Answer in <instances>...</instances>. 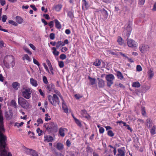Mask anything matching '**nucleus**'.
<instances>
[{"label": "nucleus", "mask_w": 156, "mask_h": 156, "mask_svg": "<svg viewBox=\"0 0 156 156\" xmlns=\"http://www.w3.org/2000/svg\"><path fill=\"white\" fill-rule=\"evenodd\" d=\"M16 21L19 23H21L23 22V19L20 16H17L16 17Z\"/></svg>", "instance_id": "b1692460"}, {"label": "nucleus", "mask_w": 156, "mask_h": 156, "mask_svg": "<svg viewBox=\"0 0 156 156\" xmlns=\"http://www.w3.org/2000/svg\"><path fill=\"white\" fill-rule=\"evenodd\" d=\"M29 46L33 50H36V47L33 44H30Z\"/></svg>", "instance_id": "0e129e2a"}, {"label": "nucleus", "mask_w": 156, "mask_h": 156, "mask_svg": "<svg viewBox=\"0 0 156 156\" xmlns=\"http://www.w3.org/2000/svg\"><path fill=\"white\" fill-rule=\"evenodd\" d=\"M44 126L46 128V130L48 132L55 133L58 131L57 125L53 122H51L48 124L47 126L44 125Z\"/></svg>", "instance_id": "7ed1b4c3"}, {"label": "nucleus", "mask_w": 156, "mask_h": 156, "mask_svg": "<svg viewBox=\"0 0 156 156\" xmlns=\"http://www.w3.org/2000/svg\"><path fill=\"white\" fill-rule=\"evenodd\" d=\"M37 132L38 133L39 136H41L42 134V130H41L39 128H38L37 129Z\"/></svg>", "instance_id": "ea45409f"}, {"label": "nucleus", "mask_w": 156, "mask_h": 156, "mask_svg": "<svg viewBox=\"0 0 156 156\" xmlns=\"http://www.w3.org/2000/svg\"><path fill=\"white\" fill-rule=\"evenodd\" d=\"M56 147L58 150H61L63 149L64 146L62 143H58L57 144Z\"/></svg>", "instance_id": "6ab92c4d"}, {"label": "nucleus", "mask_w": 156, "mask_h": 156, "mask_svg": "<svg viewBox=\"0 0 156 156\" xmlns=\"http://www.w3.org/2000/svg\"><path fill=\"white\" fill-rule=\"evenodd\" d=\"M152 125L153 122H152V120H151V119H147L146 120L145 123V125L148 128H150L151 126H152Z\"/></svg>", "instance_id": "ddd939ff"}, {"label": "nucleus", "mask_w": 156, "mask_h": 156, "mask_svg": "<svg viewBox=\"0 0 156 156\" xmlns=\"http://www.w3.org/2000/svg\"><path fill=\"white\" fill-rule=\"evenodd\" d=\"M32 150H30V149L27 148L25 149V151L27 154L30 155V154L31 153Z\"/></svg>", "instance_id": "09e8293b"}, {"label": "nucleus", "mask_w": 156, "mask_h": 156, "mask_svg": "<svg viewBox=\"0 0 156 156\" xmlns=\"http://www.w3.org/2000/svg\"><path fill=\"white\" fill-rule=\"evenodd\" d=\"M52 50H53L52 53L54 55L57 56L59 55V52L57 51L56 48H52Z\"/></svg>", "instance_id": "412c9836"}, {"label": "nucleus", "mask_w": 156, "mask_h": 156, "mask_svg": "<svg viewBox=\"0 0 156 156\" xmlns=\"http://www.w3.org/2000/svg\"><path fill=\"white\" fill-rule=\"evenodd\" d=\"M117 41L119 43V44L120 45H122L124 44V41L120 37H118Z\"/></svg>", "instance_id": "aec40b11"}, {"label": "nucleus", "mask_w": 156, "mask_h": 156, "mask_svg": "<svg viewBox=\"0 0 156 156\" xmlns=\"http://www.w3.org/2000/svg\"><path fill=\"white\" fill-rule=\"evenodd\" d=\"M154 73L153 72V71L150 69L148 72V76L149 78L150 79L151 78L154 76Z\"/></svg>", "instance_id": "72a5a7b5"}, {"label": "nucleus", "mask_w": 156, "mask_h": 156, "mask_svg": "<svg viewBox=\"0 0 156 156\" xmlns=\"http://www.w3.org/2000/svg\"><path fill=\"white\" fill-rule=\"evenodd\" d=\"M105 130L103 128L100 127L99 129V132L101 133H103L104 132Z\"/></svg>", "instance_id": "e2e57ef3"}, {"label": "nucleus", "mask_w": 156, "mask_h": 156, "mask_svg": "<svg viewBox=\"0 0 156 156\" xmlns=\"http://www.w3.org/2000/svg\"><path fill=\"white\" fill-rule=\"evenodd\" d=\"M117 75L118 78L122 80L123 78V76L122 73L119 71H118L117 72Z\"/></svg>", "instance_id": "a878e982"}, {"label": "nucleus", "mask_w": 156, "mask_h": 156, "mask_svg": "<svg viewBox=\"0 0 156 156\" xmlns=\"http://www.w3.org/2000/svg\"><path fill=\"white\" fill-rule=\"evenodd\" d=\"M108 147H110L111 149H113V153L114 155H115L116 153V148L115 147H113L112 145H110L108 146Z\"/></svg>", "instance_id": "e433bc0d"}, {"label": "nucleus", "mask_w": 156, "mask_h": 156, "mask_svg": "<svg viewBox=\"0 0 156 156\" xmlns=\"http://www.w3.org/2000/svg\"><path fill=\"white\" fill-rule=\"evenodd\" d=\"M62 108L65 112L68 113V109L67 106L63 102L62 104Z\"/></svg>", "instance_id": "5701e85b"}, {"label": "nucleus", "mask_w": 156, "mask_h": 156, "mask_svg": "<svg viewBox=\"0 0 156 156\" xmlns=\"http://www.w3.org/2000/svg\"><path fill=\"white\" fill-rule=\"evenodd\" d=\"M28 133L30 135V136L31 138H35V137L34 136V134L33 132H32L30 131H29L28 132Z\"/></svg>", "instance_id": "37998d69"}, {"label": "nucleus", "mask_w": 156, "mask_h": 156, "mask_svg": "<svg viewBox=\"0 0 156 156\" xmlns=\"http://www.w3.org/2000/svg\"><path fill=\"white\" fill-rule=\"evenodd\" d=\"M142 114L143 115H145L146 114V112L144 107L142 108Z\"/></svg>", "instance_id": "bf43d9fd"}, {"label": "nucleus", "mask_w": 156, "mask_h": 156, "mask_svg": "<svg viewBox=\"0 0 156 156\" xmlns=\"http://www.w3.org/2000/svg\"><path fill=\"white\" fill-rule=\"evenodd\" d=\"M140 86V84L139 82H135L133 83L132 86L135 87H139Z\"/></svg>", "instance_id": "2f4dec72"}, {"label": "nucleus", "mask_w": 156, "mask_h": 156, "mask_svg": "<svg viewBox=\"0 0 156 156\" xmlns=\"http://www.w3.org/2000/svg\"><path fill=\"white\" fill-rule=\"evenodd\" d=\"M54 91L56 93V94H57L60 97H62L61 94L60 92L58 90H55V89H54Z\"/></svg>", "instance_id": "4d7b16f0"}, {"label": "nucleus", "mask_w": 156, "mask_h": 156, "mask_svg": "<svg viewBox=\"0 0 156 156\" xmlns=\"http://www.w3.org/2000/svg\"><path fill=\"white\" fill-rule=\"evenodd\" d=\"M18 102L24 108L27 109L29 108L30 104L29 102L22 97H20L18 98Z\"/></svg>", "instance_id": "39448f33"}, {"label": "nucleus", "mask_w": 156, "mask_h": 156, "mask_svg": "<svg viewBox=\"0 0 156 156\" xmlns=\"http://www.w3.org/2000/svg\"><path fill=\"white\" fill-rule=\"evenodd\" d=\"M130 23V22H129V23ZM132 30L131 26L129 23L126 27V29L124 30V33L127 37H129L130 34Z\"/></svg>", "instance_id": "1a4fd4ad"}, {"label": "nucleus", "mask_w": 156, "mask_h": 156, "mask_svg": "<svg viewBox=\"0 0 156 156\" xmlns=\"http://www.w3.org/2000/svg\"><path fill=\"white\" fill-rule=\"evenodd\" d=\"M55 34L54 33H51L50 35V38L52 40H53L55 38Z\"/></svg>", "instance_id": "5fc2aeb1"}, {"label": "nucleus", "mask_w": 156, "mask_h": 156, "mask_svg": "<svg viewBox=\"0 0 156 156\" xmlns=\"http://www.w3.org/2000/svg\"><path fill=\"white\" fill-rule=\"evenodd\" d=\"M82 8L83 9V8L84 6L85 7V8H87L88 6V4L87 2L85 0H83L82 1Z\"/></svg>", "instance_id": "f704fd0d"}, {"label": "nucleus", "mask_w": 156, "mask_h": 156, "mask_svg": "<svg viewBox=\"0 0 156 156\" xmlns=\"http://www.w3.org/2000/svg\"><path fill=\"white\" fill-rule=\"evenodd\" d=\"M73 118L74 119L75 122L77 124V125L79 126H81V124L80 121L79 120L77 119L76 118H75L74 117H73Z\"/></svg>", "instance_id": "c9c22d12"}, {"label": "nucleus", "mask_w": 156, "mask_h": 156, "mask_svg": "<svg viewBox=\"0 0 156 156\" xmlns=\"http://www.w3.org/2000/svg\"><path fill=\"white\" fill-rule=\"evenodd\" d=\"M7 19V16L5 15H3L2 16V21L3 22H5L6 19Z\"/></svg>", "instance_id": "3c124183"}, {"label": "nucleus", "mask_w": 156, "mask_h": 156, "mask_svg": "<svg viewBox=\"0 0 156 156\" xmlns=\"http://www.w3.org/2000/svg\"><path fill=\"white\" fill-rule=\"evenodd\" d=\"M98 80V86L100 87H104L105 85V83L104 81L99 78H97Z\"/></svg>", "instance_id": "dca6fc26"}, {"label": "nucleus", "mask_w": 156, "mask_h": 156, "mask_svg": "<svg viewBox=\"0 0 156 156\" xmlns=\"http://www.w3.org/2000/svg\"><path fill=\"white\" fill-rule=\"evenodd\" d=\"M4 65L7 69L13 67L15 64V60L13 57L9 55L5 56L3 61Z\"/></svg>", "instance_id": "f257e3e1"}, {"label": "nucleus", "mask_w": 156, "mask_h": 156, "mask_svg": "<svg viewBox=\"0 0 156 156\" xmlns=\"http://www.w3.org/2000/svg\"><path fill=\"white\" fill-rule=\"evenodd\" d=\"M11 105L14 107L15 108H16L17 107V104L16 102L14 100H12L11 101Z\"/></svg>", "instance_id": "4c0bfd02"}, {"label": "nucleus", "mask_w": 156, "mask_h": 156, "mask_svg": "<svg viewBox=\"0 0 156 156\" xmlns=\"http://www.w3.org/2000/svg\"><path fill=\"white\" fill-rule=\"evenodd\" d=\"M58 64L59 66L61 68H62L64 66V62L62 61H60L58 62Z\"/></svg>", "instance_id": "c03bdc74"}, {"label": "nucleus", "mask_w": 156, "mask_h": 156, "mask_svg": "<svg viewBox=\"0 0 156 156\" xmlns=\"http://www.w3.org/2000/svg\"><path fill=\"white\" fill-rule=\"evenodd\" d=\"M48 99L49 102L53 105L55 106L57 104L58 105L59 103V98L56 94H54L53 96L48 95Z\"/></svg>", "instance_id": "20e7f679"}, {"label": "nucleus", "mask_w": 156, "mask_h": 156, "mask_svg": "<svg viewBox=\"0 0 156 156\" xmlns=\"http://www.w3.org/2000/svg\"><path fill=\"white\" fill-rule=\"evenodd\" d=\"M105 78L107 81V86L109 87H110L113 83V80L115 79L114 76L112 74H108L106 76Z\"/></svg>", "instance_id": "0eeeda50"}, {"label": "nucleus", "mask_w": 156, "mask_h": 156, "mask_svg": "<svg viewBox=\"0 0 156 156\" xmlns=\"http://www.w3.org/2000/svg\"><path fill=\"white\" fill-rule=\"evenodd\" d=\"M88 78L90 81V82L91 85H93L95 83V81L96 80L95 78H92L90 76H88Z\"/></svg>", "instance_id": "393cba45"}, {"label": "nucleus", "mask_w": 156, "mask_h": 156, "mask_svg": "<svg viewBox=\"0 0 156 156\" xmlns=\"http://www.w3.org/2000/svg\"><path fill=\"white\" fill-rule=\"evenodd\" d=\"M156 127L155 126H153L150 130V133L152 135H154L156 133L155 132Z\"/></svg>", "instance_id": "c756f323"}, {"label": "nucleus", "mask_w": 156, "mask_h": 156, "mask_svg": "<svg viewBox=\"0 0 156 156\" xmlns=\"http://www.w3.org/2000/svg\"><path fill=\"white\" fill-rule=\"evenodd\" d=\"M108 135L111 137L113 136L114 134L112 130H108Z\"/></svg>", "instance_id": "a19ab883"}, {"label": "nucleus", "mask_w": 156, "mask_h": 156, "mask_svg": "<svg viewBox=\"0 0 156 156\" xmlns=\"http://www.w3.org/2000/svg\"><path fill=\"white\" fill-rule=\"evenodd\" d=\"M48 25L51 28L53 26V21H51L48 23Z\"/></svg>", "instance_id": "338daca9"}, {"label": "nucleus", "mask_w": 156, "mask_h": 156, "mask_svg": "<svg viewBox=\"0 0 156 156\" xmlns=\"http://www.w3.org/2000/svg\"><path fill=\"white\" fill-rule=\"evenodd\" d=\"M46 88L48 93L52 92L54 90L55 87L52 83L48 84L46 85Z\"/></svg>", "instance_id": "f8f14e48"}, {"label": "nucleus", "mask_w": 156, "mask_h": 156, "mask_svg": "<svg viewBox=\"0 0 156 156\" xmlns=\"http://www.w3.org/2000/svg\"><path fill=\"white\" fill-rule=\"evenodd\" d=\"M54 21L55 23L56 27L58 29H60L61 27V26L60 22L56 19Z\"/></svg>", "instance_id": "4be33fe9"}, {"label": "nucleus", "mask_w": 156, "mask_h": 156, "mask_svg": "<svg viewBox=\"0 0 156 156\" xmlns=\"http://www.w3.org/2000/svg\"><path fill=\"white\" fill-rule=\"evenodd\" d=\"M44 141L45 142L47 141L48 142H52L54 140V138L53 137L50 136H44Z\"/></svg>", "instance_id": "4468645a"}, {"label": "nucleus", "mask_w": 156, "mask_h": 156, "mask_svg": "<svg viewBox=\"0 0 156 156\" xmlns=\"http://www.w3.org/2000/svg\"><path fill=\"white\" fill-rule=\"evenodd\" d=\"M136 70L138 71H141L142 70L141 66L140 65H137L136 66Z\"/></svg>", "instance_id": "6e6d98bb"}, {"label": "nucleus", "mask_w": 156, "mask_h": 156, "mask_svg": "<svg viewBox=\"0 0 156 156\" xmlns=\"http://www.w3.org/2000/svg\"><path fill=\"white\" fill-rule=\"evenodd\" d=\"M39 92L40 93V94L43 97H44V93L43 92L41 89H40L38 90Z\"/></svg>", "instance_id": "052dcab7"}, {"label": "nucleus", "mask_w": 156, "mask_h": 156, "mask_svg": "<svg viewBox=\"0 0 156 156\" xmlns=\"http://www.w3.org/2000/svg\"><path fill=\"white\" fill-rule=\"evenodd\" d=\"M64 46L63 42L61 41H58L56 44V47L57 48H58L60 46Z\"/></svg>", "instance_id": "cd10ccee"}, {"label": "nucleus", "mask_w": 156, "mask_h": 156, "mask_svg": "<svg viewBox=\"0 0 156 156\" xmlns=\"http://www.w3.org/2000/svg\"><path fill=\"white\" fill-rule=\"evenodd\" d=\"M101 64V62L100 60H96L93 63V65L96 66H99Z\"/></svg>", "instance_id": "7c9ffc66"}, {"label": "nucleus", "mask_w": 156, "mask_h": 156, "mask_svg": "<svg viewBox=\"0 0 156 156\" xmlns=\"http://www.w3.org/2000/svg\"><path fill=\"white\" fill-rule=\"evenodd\" d=\"M56 156H64L62 154L58 152H55V153Z\"/></svg>", "instance_id": "774afa93"}, {"label": "nucleus", "mask_w": 156, "mask_h": 156, "mask_svg": "<svg viewBox=\"0 0 156 156\" xmlns=\"http://www.w3.org/2000/svg\"><path fill=\"white\" fill-rule=\"evenodd\" d=\"M31 153L30 154V155H32L33 156H38V154L34 150H33L31 151Z\"/></svg>", "instance_id": "58836bf2"}, {"label": "nucleus", "mask_w": 156, "mask_h": 156, "mask_svg": "<svg viewBox=\"0 0 156 156\" xmlns=\"http://www.w3.org/2000/svg\"><path fill=\"white\" fill-rule=\"evenodd\" d=\"M37 122L38 123V125H37V126H38L40 124H42L43 123V121L41 118L38 119L37 120Z\"/></svg>", "instance_id": "49530a36"}, {"label": "nucleus", "mask_w": 156, "mask_h": 156, "mask_svg": "<svg viewBox=\"0 0 156 156\" xmlns=\"http://www.w3.org/2000/svg\"><path fill=\"white\" fill-rule=\"evenodd\" d=\"M68 49L66 47H63L61 49V51L63 52H65L68 50Z\"/></svg>", "instance_id": "864d4df0"}, {"label": "nucleus", "mask_w": 156, "mask_h": 156, "mask_svg": "<svg viewBox=\"0 0 156 156\" xmlns=\"http://www.w3.org/2000/svg\"><path fill=\"white\" fill-rule=\"evenodd\" d=\"M127 44L128 46L131 48H134L137 46V43L133 40L127 38Z\"/></svg>", "instance_id": "6e6552de"}, {"label": "nucleus", "mask_w": 156, "mask_h": 156, "mask_svg": "<svg viewBox=\"0 0 156 156\" xmlns=\"http://www.w3.org/2000/svg\"><path fill=\"white\" fill-rule=\"evenodd\" d=\"M118 154H117V156H125V152L121 148L118 149Z\"/></svg>", "instance_id": "f3484780"}, {"label": "nucleus", "mask_w": 156, "mask_h": 156, "mask_svg": "<svg viewBox=\"0 0 156 156\" xmlns=\"http://www.w3.org/2000/svg\"><path fill=\"white\" fill-rule=\"evenodd\" d=\"M43 82L45 84H47L48 83V81L47 77L45 76H44L43 77Z\"/></svg>", "instance_id": "603ef678"}, {"label": "nucleus", "mask_w": 156, "mask_h": 156, "mask_svg": "<svg viewBox=\"0 0 156 156\" xmlns=\"http://www.w3.org/2000/svg\"><path fill=\"white\" fill-rule=\"evenodd\" d=\"M23 60L26 59L28 61L30 62L31 59L29 57L28 55L27 54L24 55V56L22 58Z\"/></svg>", "instance_id": "bb28decb"}, {"label": "nucleus", "mask_w": 156, "mask_h": 156, "mask_svg": "<svg viewBox=\"0 0 156 156\" xmlns=\"http://www.w3.org/2000/svg\"><path fill=\"white\" fill-rule=\"evenodd\" d=\"M20 86V83L17 82H14L12 84V87L15 90H18Z\"/></svg>", "instance_id": "2eb2a0df"}, {"label": "nucleus", "mask_w": 156, "mask_h": 156, "mask_svg": "<svg viewBox=\"0 0 156 156\" xmlns=\"http://www.w3.org/2000/svg\"><path fill=\"white\" fill-rule=\"evenodd\" d=\"M100 11L101 13V17L103 20H106L107 19L108 16L107 11L104 9H103L100 10Z\"/></svg>", "instance_id": "9d476101"}, {"label": "nucleus", "mask_w": 156, "mask_h": 156, "mask_svg": "<svg viewBox=\"0 0 156 156\" xmlns=\"http://www.w3.org/2000/svg\"><path fill=\"white\" fill-rule=\"evenodd\" d=\"M145 0H139V4L140 5H143L145 2Z\"/></svg>", "instance_id": "13d9d810"}, {"label": "nucleus", "mask_w": 156, "mask_h": 156, "mask_svg": "<svg viewBox=\"0 0 156 156\" xmlns=\"http://www.w3.org/2000/svg\"><path fill=\"white\" fill-rule=\"evenodd\" d=\"M31 92L30 89L29 88L23 87L22 89V96L27 99L30 98Z\"/></svg>", "instance_id": "423d86ee"}, {"label": "nucleus", "mask_w": 156, "mask_h": 156, "mask_svg": "<svg viewBox=\"0 0 156 156\" xmlns=\"http://www.w3.org/2000/svg\"><path fill=\"white\" fill-rule=\"evenodd\" d=\"M30 82L31 84L34 87H36L37 86V81L33 78L30 79Z\"/></svg>", "instance_id": "a211bd4d"}, {"label": "nucleus", "mask_w": 156, "mask_h": 156, "mask_svg": "<svg viewBox=\"0 0 156 156\" xmlns=\"http://www.w3.org/2000/svg\"><path fill=\"white\" fill-rule=\"evenodd\" d=\"M62 8V5H58L55 7V9L57 11H59Z\"/></svg>", "instance_id": "473e14b6"}, {"label": "nucleus", "mask_w": 156, "mask_h": 156, "mask_svg": "<svg viewBox=\"0 0 156 156\" xmlns=\"http://www.w3.org/2000/svg\"><path fill=\"white\" fill-rule=\"evenodd\" d=\"M6 140H0V152L1 156H12L11 153L9 152L7 154V152L3 149L6 147Z\"/></svg>", "instance_id": "f03ea898"}, {"label": "nucleus", "mask_w": 156, "mask_h": 156, "mask_svg": "<svg viewBox=\"0 0 156 156\" xmlns=\"http://www.w3.org/2000/svg\"><path fill=\"white\" fill-rule=\"evenodd\" d=\"M59 58L61 59L64 60L66 59V56L65 54H62L60 55Z\"/></svg>", "instance_id": "79ce46f5"}, {"label": "nucleus", "mask_w": 156, "mask_h": 156, "mask_svg": "<svg viewBox=\"0 0 156 156\" xmlns=\"http://www.w3.org/2000/svg\"><path fill=\"white\" fill-rule=\"evenodd\" d=\"M23 124L24 122H21L20 123H16L15 124V126H17V127H19L21 126Z\"/></svg>", "instance_id": "a18cd8bd"}, {"label": "nucleus", "mask_w": 156, "mask_h": 156, "mask_svg": "<svg viewBox=\"0 0 156 156\" xmlns=\"http://www.w3.org/2000/svg\"><path fill=\"white\" fill-rule=\"evenodd\" d=\"M4 80V77L3 76L2 74H0V81L3 82Z\"/></svg>", "instance_id": "69168bd1"}, {"label": "nucleus", "mask_w": 156, "mask_h": 156, "mask_svg": "<svg viewBox=\"0 0 156 156\" xmlns=\"http://www.w3.org/2000/svg\"><path fill=\"white\" fill-rule=\"evenodd\" d=\"M34 63L36 65H37L38 66H39L40 65L38 62L34 58H33Z\"/></svg>", "instance_id": "680f3d73"}, {"label": "nucleus", "mask_w": 156, "mask_h": 156, "mask_svg": "<svg viewBox=\"0 0 156 156\" xmlns=\"http://www.w3.org/2000/svg\"><path fill=\"white\" fill-rule=\"evenodd\" d=\"M59 133L61 136L63 137L65 135L64 130V129L61 128L59 129Z\"/></svg>", "instance_id": "c85d7f7f"}, {"label": "nucleus", "mask_w": 156, "mask_h": 156, "mask_svg": "<svg viewBox=\"0 0 156 156\" xmlns=\"http://www.w3.org/2000/svg\"><path fill=\"white\" fill-rule=\"evenodd\" d=\"M149 49V47L147 45L143 44L139 47V49L141 53H144L148 51Z\"/></svg>", "instance_id": "9b49d317"}, {"label": "nucleus", "mask_w": 156, "mask_h": 156, "mask_svg": "<svg viewBox=\"0 0 156 156\" xmlns=\"http://www.w3.org/2000/svg\"><path fill=\"white\" fill-rule=\"evenodd\" d=\"M9 23L11 24L12 25L14 26H16L17 25V23L12 20H10L9 21Z\"/></svg>", "instance_id": "de8ad7c7"}, {"label": "nucleus", "mask_w": 156, "mask_h": 156, "mask_svg": "<svg viewBox=\"0 0 156 156\" xmlns=\"http://www.w3.org/2000/svg\"><path fill=\"white\" fill-rule=\"evenodd\" d=\"M75 97L77 99H79L80 98H82L83 96L79 94H76L74 95Z\"/></svg>", "instance_id": "8fccbe9b"}]
</instances>
